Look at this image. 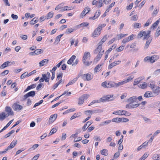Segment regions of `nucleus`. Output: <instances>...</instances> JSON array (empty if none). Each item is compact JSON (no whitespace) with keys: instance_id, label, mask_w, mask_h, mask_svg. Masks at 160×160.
I'll list each match as a JSON object with an SVG mask.
<instances>
[{"instance_id":"obj_1","label":"nucleus","mask_w":160,"mask_h":160,"mask_svg":"<svg viewBox=\"0 0 160 160\" xmlns=\"http://www.w3.org/2000/svg\"><path fill=\"white\" fill-rule=\"evenodd\" d=\"M104 50L102 48V45L99 44L93 51L94 54H97L94 59V62H97L99 61L104 53Z\"/></svg>"},{"instance_id":"obj_2","label":"nucleus","mask_w":160,"mask_h":160,"mask_svg":"<svg viewBox=\"0 0 160 160\" xmlns=\"http://www.w3.org/2000/svg\"><path fill=\"white\" fill-rule=\"evenodd\" d=\"M91 55L89 52H85L82 58V62L86 66H90L92 63L91 60Z\"/></svg>"},{"instance_id":"obj_3","label":"nucleus","mask_w":160,"mask_h":160,"mask_svg":"<svg viewBox=\"0 0 160 160\" xmlns=\"http://www.w3.org/2000/svg\"><path fill=\"white\" fill-rule=\"evenodd\" d=\"M106 25L105 23L99 24L92 32L91 34L92 37L94 38L98 37L101 34L102 28L104 27Z\"/></svg>"},{"instance_id":"obj_4","label":"nucleus","mask_w":160,"mask_h":160,"mask_svg":"<svg viewBox=\"0 0 160 160\" xmlns=\"http://www.w3.org/2000/svg\"><path fill=\"white\" fill-rule=\"evenodd\" d=\"M150 32L151 31L150 30L146 31L142 30L139 32L137 37L138 38L143 37V39H148L150 37Z\"/></svg>"},{"instance_id":"obj_5","label":"nucleus","mask_w":160,"mask_h":160,"mask_svg":"<svg viewBox=\"0 0 160 160\" xmlns=\"http://www.w3.org/2000/svg\"><path fill=\"white\" fill-rule=\"evenodd\" d=\"M101 86L106 88H115V82L112 81H106L102 83Z\"/></svg>"},{"instance_id":"obj_6","label":"nucleus","mask_w":160,"mask_h":160,"mask_svg":"<svg viewBox=\"0 0 160 160\" xmlns=\"http://www.w3.org/2000/svg\"><path fill=\"white\" fill-rule=\"evenodd\" d=\"M112 114L119 116L124 115L126 116H129L131 115L130 112H127V111L123 110L115 111L112 112Z\"/></svg>"},{"instance_id":"obj_7","label":"nucleus","mask_w":160,"mask_h":160,"mask_svg":"<svg viewBox=\"0 0 160 160\" xmlns=\"http://www.w3.org/2000/svg\"><path fill=\"white\" fill-rule=\"evenodd\" d=\"M81 76L82 78L84 81H90L93 78V75L90 72L82 74Z\"/></svg>"},{"instance_id":"obj_8","label":"nucleus","mask_w":160,"mask_h":160,"mask_svg":"<svg viewBox=\"0 0 160 160\" xmlns=\"http://www.w3.org/2000/svg\"><path fill=\"white\" fill-rule=\"evenodd\" d=\"M103 2L102 0H93L92 1V5L100 8L103 5Z\"/></svg>"},{"instance_id":"obj_9","label":"nucleus","mask_w":160,"mask_h":160,"mask_svg":"<svg viewBox=\"0 0 160 160\" xmlns=\"http://www.w3.org/2000/svg\"><path fill=\"white\" fill-rule=\"evenodd\" d=\"M17 141V140H13L10 143L9 146L7 148H6L4 151L3 152V153H4L7 152L9 149H10L13 148L16 145Z\"/></svg>"},{"instance_id":"obj_10","label":"nucleus","mask_w":160,"mask_h":160,"mask_svg":"<svg viewBox=\"0 0 160 160\" xmlns=\"http://www.w3.org/2000/svg\"><path fill=\"white\" fill-rule=\"evenodd\" d=\"M90 8L89 7H86L80 14V18H83L87 13L90 11Z\"/></svg>"},{"instance_id":"obj_11","label":"nucleus","mask_w":160,"mask_h":160,"mask_svg":"<svg viewBox=\"0 0 160 160\" xmlns=\"http://www.w3.org/2000/svg\"><path fill=\"white\" fill-rule=\"evenodd\" d=\"M42 76L45 81L46 82H48V84H49V81L51 77L50 73L49 72H48L46 74H42Z\"/></svg>"},{"instance_id":"obj_12","label":"nucleus","mask_w":160,"mask_h":160,"mask_svg":"<svg viewBox=\"0 0 160 160\" xmlns=\"http://www.w3.org/2000/svg\"><path fill=\"white\" fill-rule=\"evenodd\" d=\"M35 94V92L34 91H31L26 94H25L23 96V100H25L29 97H34Z\"/></svg>"},{"instance_id":"obj_13","label":"nucleus","mask_w":160,"mask_h":160,"mask_svg":"<svg viewBox=\"0 0 160 160\" xmlns=\"http://www.w3.org/2000/svg\"><path fill=\"white\" fill-rule=\"evenodd\" d=\"M113 95H108L106 96L102 97L101 98L102 102H105L106 101H109L112 100L111 99V98H113Z\"/></svg>"},{"instance_id":"obj_14","label":"nucleus","mask_w":160,"mask_h":160,"mask_svg":"<svg viewBox=\"0 0 160 160\" xmlns=\"http://www.w3.org/2000/svg\"><path fill=\"white\" fill-rule=\"evenodd\" d=\"M153 94L156 95H158L160 93V87L156 86L154 88L152 89Z\"/></svg>"},{"instance_id":"obj_15","label":"nucleus","mask_w":160,"mask_h":160,"mask_svg":"<svg viewBox=\"0 0 160 160\" xmlns=\"http://www.w3.org/2000/svg\"><path fill=\"white\" fill-rule=\"evenodd\" d=\"M132 103L130 102L128 104H127L126 105V108L128 109L138 107L140 104H133Z\"/></svg>"},{"instance_id":"obj_16","label":"nucleus","mask_w":160,"mask_h":160,"mask_svg":"<svg viewBox=\"0 0 160 160\" xmlns=\"http://www.w3.org/2000/svg\"><path fill=\"white\" fill-rule=\"evenodd\" d=\"M101 11L100 10H98L95 12L94 15L93 17H91L89 18L90 20H95L98 18L100 15Z\"/></svg>"},{"instance_id":"obj_17","label":"nucleus","mask_w":160,"mask_h":160,"mask_svg":"<svg viewBox=\"0 0 160 160\" xmlns=\"http://www.w3.org/2000/svg\"><path fill=\"white\" fill-rule=\"evenodd\" d=\"M103 65V63L98 64L94 68V73H96L100 71L102 69Z\"/></svg>"},{"instance_id":"obj_18","label":"nucleus","mask_w":160,"mask_h":160,"mask_svg":"<svg viewBox=\"0 0 160 160\" xmlns=\"http://www.w3.org/2000/svg\"><path fill=\"white\" fill-rule=\"evenodd\" d=\"M12 107L15 111L21 110L23 108V107L21 105L15 103L12 104Z\"/></svg>"},{"instance_id":"obj_19","label":"nucleus","mask_w":160,"mask_h":160,"mask_svg":"<svg viewBox=\"0 0 160 160\" xmlns=\"http://www.w3.org/2000/svg\"><path fill=\"white\" fill-rule=\"evenodd\" d=\"M57 117V115L56 114L51 115L48 121L49 124H50L53 122L56 119Z\"/></svg>"},{"instance_id":"obj_20","label":"nucleus","mask_w":160,"mask_h":160,"mask_svg":"<svg viewBox=\"0 0 160 160\" xmlns=\"http://www.w3.org/2000/svg\"><path fill=\"white\" fill-rule=\"evenodd\" d=\"M159 58V57L158 55H152L151 57L149 56V62L152 63H154L156 60H158Z\"/></svg>"},{"instance_id":"obj_21","label":"nucleus","mask_w":160,"mask_h":160,"mask_svg":"<svg viewBox=\"0 0 160 160\" xmlns=\"http://www.w3.org/2000/svg\"><path fill=\"white\" fill-rule=\"evenodd\" d=\"M43 50L42 49H37L35 50L34 51L31 52L30 54L32 55H36L40 54L42 53Z\"/></svg>"},{"instance_id":"obj_22","label":"nucleus","mask_w":160,"mask_h":160,"mask_svg":"<svg viewBox=\"0 0 160 160\" xmlns=\"http://www.w3.org/2000/svg\"><path fill=\"white\" fill-rule=\"evenodd\" d=\"M5 111L7 112L8 116L9 115H13L14 114L13 111L10 107L6 106L5 107Z\"/></svg>"},{"instance_id":"obj_23","label":"nucleus","mask_w":160,"mask_h":160,"mask_svg":"<svg viewBox=\"0 0 160 160\" xmlns=\"http://www.w3.org/2000/svg\"><path fill=\"white\" fill-rule=\"evenodd\" d=\"M121 62V61L120 60L115 61L109 65L108 66V68L109 69H111L115 66L119 64Z\"/></svg>"},{"instance_id":"obj_24","label":"nucleus","mask_w":160,"mask_h":160,"mask_svg":"<svg viewBox=\"0 0 160 160\" xmlns=\"http://www.w3.org/2000/svg\"><path fill=\"white\" fill-rule=\"evenodd\" d=\"M155 84V82L153 80L150 81L148 83V87H150L151 89H152L156 86Z\"/></svg>"},{"instance_id":"obj_25","label":"nucleus","mask_w":160,"mask_h":160,"mask_svg":"<svg viewBox=\"0 0 160 160\" xmlns=\"http://www.w3.org/2000/svg\"><path fill=\"white\" fill-rule=\"evenodd\" d=\"M108 37L109 36L108 35L106 34L104 35L103 37L102 38L99 42V44H101L102 45L103 43L105 42L107 40Z\"/></svg>"},{"instance_id":"obj_26","label":"nucleus","mask_w":160,"mask_h":160,"mask_svg":"<svg viewBox=\"0 0 160 160\" xmlns=\"http://www.w3.org/2000/svg\"><path fill=\"white\" fill-rule=\"evenodd\" d=\"M152 92L147 91L144 95V97L145 98H150L154 96Z\"/></svg>"},{"instance_id":"obj_27","label":"nucleus","mask_w":160,"mask_h":160,"mask_svg":"<svg viewBox=\"0 0 160 160\" xmlns=\"http://www.w3.org/2000/svg\"><path fill=\"white\" fill-rule=\"evenodd\" d=\"M89 24V23L88 22H83L81 23L79 25H78L76 26V27L77 28H80V27H82V28L87 27L88 26Z\"/></svg>"},{"instance_id":"obj_28","label":"nucleus","mask_w":160,"mask_h":160,"mask_svg":"<svg viewBox=\"0 0 160 160\" xmlns=\"http://www.w3.org/2000/svg\"><path fill=\"white\" fill-rule=\"evenodd\" d=\"M138 87L140 88L145 89L148 87V85L146 82H143L139 84Z\"/></svg>"},{"instance_id":"obj_29","label":"nucleus","mask_w":160,"mask_h":160,"mask_svg":"<svg viewBox=\"0 0 160 160\" xmlns=\"http://www.w3.org/2000/svg\"><path fill=\"white\" fill-rule=\"evenodd\" d=\"M62 73H59L57 75L56 80L57 82H59L60 84L62 82Z\"/></svg>"},{"instance_id":"obj_30","label":"nucleus","mask_w":160,"mask_h":160,"mask_svg":"<svg viewBox=\"0 0 160 160\" xmlns=\"http://www.w3.org/2000/svg\"><path fill=\"white\" fill-rule=\"evenodd\" d=\"M149 39H147V40L146 41V43L145 44V46H144V48L147 49L148 48L149 46V44H150V43L151 42L152 40V38L151 37H150V38H149Z\"/></svg>"},{"instance_id":"obj_31","label":"nucleus","mask_w":160,"mask_h":160,"mask_svg":"<svg viewBox=\"0 0 160 160\" xmlns=\"http://www.w3.org/2000/svg\"><path fill=\"white\" fill-rule=\"evenodd\" d=\"M76 58V56L75 55H72L68 61L67 62V63L69 65L72 64Z\"/></svg>"},{"instance_id":"obj_32","label":"nucleus","mask_w":160,"mask_h":160,"mask_svg":"<svg viewBox=\"0 0 160 160\" xmlns=\"http://www.w3.org/2000/svg\"><path fill=\"white\" fill-rule=\"evenodd\" d=\"M143 79L142 77H140L136 79L133 82V85H136L138 84Z\"/></svg>"},{"instance_id":"obj_33","label":"nucleus","mask_w":160,"mask_h":160,"mask_svg":"<svg viewBox=\"0 0 160 160\" xmlns=\"http://www.w3.org/2000/svg\"><path fill=\"white\" fill-rule=\"evenodd\" d=\"M8 117L6 116V114L5 112H2L0 113V120H3L6 117Z\"/></svg>"},{"instance_id":"obj_34","label":"nucleus","mask_w":160,"mask_h":160,"mask_svg":"<svg viewBox=\"0 0 160 160\" xmlns=\"http://www.w3.org/2000/svg\"><path fill=\"white\" fill-rule=\"evenodd\" d=\"M81 115L80 112L75 113L70 118V119L72 120L75 118L80 117Z\"/></svg>"},{"instance_id":"obj_35","label":"nucleus","mask_w":160,"mask_h":160,"mask_svg":"<svg viewBox=\"0 0 160 160\" xmlns=\"http://www.w3.org/2000/svg\"><path fill=\"white\" fill-rule=\"evenodd\" d=\"M137 100V98L136 96H133L130 98L128 100V101L131 103L136 102Z\"/></svg>"},{"instance_id":"obj_36","label":"nucleus","mask_w":160,"mask_h":160,"mask_svg":"<svg viewBox=\"0 0 160 160\" xmlns=\"http://www.w3.org/2000/svg\"><path fill=\"white\" fill-rule=\"evenodd\" d=\"M133 27L134 29L139 28H141V24L140 23L135 22L133 24Z\"/></svg>"},{"instance_id":"obj_37","label":"nucleus","mask_w":160,"mask_h":160,"mask_svg":"<svg viewBox=\"0 0 160 160\" xmlns=\"http://www.w3.org/2000/svg\"><path fill=\"white\" fill-rule=\"evenodd\" d=\"M48 60L47 59H44L42 60V61L40 62L39 63L40 66L42 67L44 66L46 64V63H48Z\"/></svg>"},{"instance_id":"obj_38","label":"nucleus","mask_w":160,"mask_h":160,"mask_svg":"<svg viewBox=\"0 0 160 160\" xmlns=\"http://www.w3.org/2000/svg\"><path fill=\"white\" fill-rule=\"evenodd\" d=\"M126 83L124 80L118 83L115 82V88L118 87L120 86H121Z\"/></svg>"},{"instance_id":"obj_39","label":"nucleus","mask_w":160,"mask_h":160,"mask_svg":"<svg viewBox=\"0 0 160 160\" xmlns=\"http://www.w3.org/2000/svg\"><path fill=\"white\" fill-rule=\"evenodd\" d=\"M74 8L72 7L65 6L63 7V9L62 11H65L71 10Z\"/></svg>"},{"instance_id":"obj_40","label":"nucleus","mask_w":160,"mask_h":160,"mask_svg":"<svg viewBox=\"0 0 160 160\" xmlns=\"http://www.w3.org/2000/svg\"><path fill=\"white\" fill-rule=\"evenodd\" d=\"M101 102H102V101L101 100V98H100L99 100H94L90 103V104L88 105V106H90L96 103H99Z\"/></svg>"},{"instance_id":"obj_41","label":"nucleus","mask_w":160,"mask_h":160,"mask_svg":"<svg viewBox=\"0 0 160 160\" xmlns=\"http://www.w3.org/2000/svg\"><path fill=\"white\" fill-rule=\"evenodd\" d=\"M134 78V76L133 75L129 76L126 79L124 80L126 83H127L130 81H132Z\"/></svg>"},{"instance_id":"obj_42","label":"nucleus","mask_w":160,"mask_h":160,"mask_svg":"<svg viewBox=\"0 0 160 160\" xmlns=\"http://www.w3.org/2000/svg\"><path fill=\"white\" fill-rule=\"evenodd\" d=\"M63 34H60L55 39L54 43L58 44L60 41L61 37L63 36Z\"/></svg>"},{"instance_id":"obj_43","label":"nucleus","mask_w":160,"mask_h":160,"mask_svg":"<svg viewBox=\"0 0 160 160\" xmlns=\"http://www.w3.org/2000/svg\"><path fill=\"white\" fill-rule=\"evenodd\" d=\"M128 35V34H122V33H120L118 34L117 35L118 37V40H120L123 37H124Z\"/></svg>"},{"instance_id":"obj_44","label":"nucleus","mask_w":160,"mask_h":160,"mask_svg":"<svg viewBox=\"0 0 160 160\" xmlns=\"http://www.w3.org/2000/svg\"><path fill=\"white\" fill-rule=\"evenodd\" d=\"M78 79L77 78H74L73 80L70 81L66 86V87H67L69 85H72L75 82H76Z\"/></svg>"},{"instance_id":"obj_45","label":"nucleus","mask_w":160,"mask_h":160,"mask_svg":"<svg viewBox=\"0 0 160 160\" xmlns=\"http://www.w3.org/2000/svg\"><path fill=\"white\" fill-rule=\"evenodd\" d=\"M38 18H36V17L34 18H33L31 20L30 22V23L31 25H33L35 24L38 21Z\"/></svg>"},{"instance_id":"obj_46","label":"nucleus","mask_w":160,"mask_h":160,"mask_svg":"<svg viewBox=\"0 0 160 160\" xmlns=\"http://www.w3.org/2000/svg\"><path fill=\"white\" fill-rule=\"evenodd\" d=\"M93 112L92 110H88L85 111V114L88 116V117H91V115L92 114Z\"/></svg>"},{"instance_id":"obj_47","label":"nucleus","mask_w":160,"mask_h":160,"mask_svg":"<svg viewBox=\"0 0 160 160\" xmlns=\"http://www.w3.org/2000/svg\"><path fill=\"white\" fill-rule=\"evenodd\" d=\"M108 151L106 149H103L101 151V154L103 155L107 156L108 155Z\"/></svg>"},{"instance_id":"obj_48","label":"nucleus","mask_w":160,"mask_h":160,"mask_svg":"<svg viewBox=\"0 0 160 160\" xmlns=\"http://www.w3.org/2000/svg\"><path fill=\"white\" fill-rule=\"evenodd\" d=\"M10 62L8 61H7L3 63L0 66L1 68L3 69L6 67L8 66V64Z\"/></svg>"},{"instance_id":"obj_49","label":"nucleus","mask_w":160,"mask_h":160,"mask_svg":"<svg viewBox=\"0 0 160 160\" xmlns=\"http://www.w3.org/2000/svg\"><path fill=\"white\" fill-rule=\"evenodd\" d=\"M152 159L154 160H158L160 159V156L157 154H154L152 157Z\"/></svg>"},{"instance_id":"obj_50","label":"nucleus","mask_w":160,"mask_h":160,"mask_svg":"<svg viewBox=\"0 0 160 160\" xmlns=\"http://www.w3.org/2000/svg\"><path fill=\"white\" fill-rule=\"evenodd\" d=\"M152 19L151 18H149L147 21V22L145 24L144 27H147L152 22Z\"/></svg>"},{"instance_id":"obj_51","label":"nucleus","mask_w":160,"mask_h":160,"mask_svg":"<svg viewBox=\"0 0 160 160\" xmlns=\"http://www.w3.org/2000/svg\"><path fill=\"white\" fill-rule=\"evenodd\" d=\"M125 45H123V44L120 46L118 48H117V49H116L117 51L118 52H121L123 50L124 47H125Z\"/></svg>"},{"instance_id":"obj_52","label":"nucleus","mask_w":160,"mask_h":160,"mask_svg":"<svg viewBox=\"0 0 160 160\" xmlns=\"http://www.w3.org/2000/svg\"><path fill=\"white\" fill-rule=\"evenodd\" d=\"M53 15V13L52 12H49L47 15L46 17L47 19L51 18L52 17Z\"/></svg>"},{"instance_id":"obj_53","label":"nucleus","mask_w":160,"mask_h":160,"mask_svg":"<svg viewBox=\"0 0 160 160\" xmlns=\"http://www.w3.org/2000/svg\"><path fill=\"white\" fill-rule=\"evenodd\" d=\"M120 118H113L112 121V122H115L117 123L120 122Z\"/></svg>"},{"instance_id":"obj_54","label":"nucleus","mask_w":160,"mask_h":160,"mask_svg":"<svg viewBox=\"0 0 160 160\" xmlns=\"http://www.w3.org/2000/svg\"><path fill=\"white\" fill-rule=\"evenodd\" d=\"M138 19V16L137 15L135 14L132 16L131 17V20L132 21H137Z\"/></svg>"},{"instance_id":"obj_55","label":"nucleus","mask_w":160,"mask_h":160,"mask_svg":"<svg viewBox=\"0 0 160 160\" xmlns=\"http://www.w3.org/2000/svg\"><path fill=\"white\" fill-rule=\"evenodd\" d=\"M115 2H112L110 4L106 10L109 12L111 9V8L114 5Z\"/></svg>"},{"instance_id":"obj_56","label":"nucleus","mask_w":160,"mask_h":160,"mask_svg":"<svg viewBox=\"0 0 160 160\" xmlns=\"http://www.w3.org/2000/svg\"><path fill=\"white\" fill-rule=\"evenodd\" d=\"M89 95L87 94H85L81 96L82 98L84 101L88 99L89 97Z\"/></svg>"},{"instance_id":"obj_57","label":"nucleus","mask_w":160,"mask_h":160,"mask_svg":"<svg viewBox=\"0 0 160 160\" xmlns=\"http://www.w3.org/2000/svg\"><path fill=\"white\" fill-rule=\"evenodd\" d=\"M75 30V29L73 28H68L67 29L66 31V33L67 34L73 32H74Z\"/></svg>"},{"instance_id":"obj_58","label":"nucleus","mask_w":160,"mask_h":160,"mask_svg":"<svg viewBox=\"0 0 160 160\" xmlns=\"http://www.w3.org/2000/svg\"><path fill=\"white\" fill-rule=\"evenodd\" d=\"M39 146V145L38 144H35L33 145L32 147L30 148L29 150L32 151V150H33L35 149L36 148H37L38 146Z\"/></svg>"},{"instance_id":"obj_59","label":"nucleus","mask_w":160,"mask_h":160,"mask_svg":"<svg viewBox=\"0 0 160 160\" xmlns=\"http://www.w3.org/2000/svg\"><path fill=\"white\" fill-rule=\"evenodd\" d=\"M78 100V103L79 105L82 104L84 102V100L82 98L81 96L79 98Z\"/></svg>"},{"instance_id":"obj_60","label":"nucleus","mask_w":160,"mask_h":160,"mask_svg":"<svg viewBox=\"0 0 160 160\" xmlns=\"http://www.w3.org/2000/svg\"><path fill=\"white\" fill-rule=\"evenodd\" d=\"M159 11V10L157 9H155L152 13V16L154 17L156 16L158 13Z\"/></svg>"},{"instance_id":"obj_61","label":"nucleus","mask_w":160,"mask_h":160,"mask_svg":"<svg viewBox=\"0 0 160 160\" xmlns=\"http://www.w3.org/2000/svg\"><path fill=\"white\" fill-rule=\"evenodd\" d=\"M64 4V3H61L59 4L56 7L55 10H58L59 9L61 8Z\"/></svg>"},{"instance_id":"obj_62","label":"nucleus","mask_w":160,"mask_h":160,"mask_svg":"<svg viewBox=\"0 0 160 160\" xmlns=\"http://www.w3.org/2000/svg\"><path fill=\"white\" fill-rule=\"evenodd\" d=\"M120 122H127L129 121V119L125 118H120Z\"/></svg>"},{"instance_id":"obj_63","label":"nucleus","mask_w":160,"mask_h":160,"mask_svg":"<svg viewBox=\"0 0 160 160\" xmlns=\"http://www.w3.org/2000/svg\"><path fill=\"white\" fill-rule=\"evenodd\" d=\"M15 132L14 130H12L11 131L9 132L7 134H6L5 136V138H8L13 133Z\"/></svg>"},{"instance_id":"obj_64","label":"nucleus","mask_w":160,"mask_h":160,"mask_svg":"<svg viewBox=\"0 0 160 160\" xmlns=\"http://www.w3.org/2000/svg\"><path fill=\"white\" fill-rule=\"evenodd\" d=\"M148 156L147 153H145L139 159V160H144Z\"/></svg>"}]
</instances>
